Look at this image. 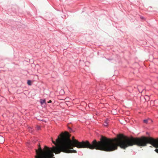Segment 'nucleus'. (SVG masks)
Masks as SVG:
<instances>
[{
  "label": "nucleus",
  "mask_w": 158,
  "mask_h": 158,
  "mask_svg": "<svg viewBox=\"0 0 158 158\" xmlns=\"http://www.w3.org/2000/svg\"><path fill=\"white\" fill-rule=\"evenodd\" d=\"M5 139L4 137L1 135H0V143H2L4 142Z\"/></svg>",
  "instance_id": "7ed1b4c3"
},
{
  "label": "nucleus",
  "mask_w": 158,
  "mask_h": 158,
  "mask_svg": "<svg viewBox=\"0 0 158 158\" xmlns=\"http://www.w3.org/2000/svg\"><path fill=\"white\" fill-rule=\"evenodd\" d=\"M109 123V120L107 119L105 121L103 125L105 126H107L108 125V124Z\"/></svg>",
  "instance_id": "20e7f679"
},
{
  "label": "nucleus",
  "mask_w": 158,
  "mask_h": 158,
  "mask_svg": "<svg viewBox=\"0 0 158 158\" xmlns=\"http://www.w3.org/2000/svg\"><path fill=\"white\" fill-rule=\"evenodd\" d=\"M37 130H39L40 129V127H37Z\"/></svg>",
  "instance_id": "0eeeda50"
},
{
  "label": "nucleus",
  "mask_w": 158,
  "mask_h": 158,
  "mask_svg": "<svg viewBox=\"0 0 158 158\" xmlns=\"http://www.w3.org/2000/svg\"><path fill=\"white\" fill-rule=\"evenodd\" d=\"M141 19H143V17H141Z\"/></svg>",
  "instance_id": "9d476101"
},
{
  "label": "nucleus",
  "mask_w": 158,
  "mask_h": 158,
  "mask_svg": "<svg viewBox=\"0 0 158 158\" xmlns=\"http://www.w3.org/2000/svg\"><path fill=\"white\" fill-rule=\"evenodd\" d=\"M27 83L29 85H31V81L30 80H28L27 81Z\"/></svg>",
  "instance_id": "423d86ee"
},
{
  "label": "nucleus",
  "mask_w": 158,
  "mask_h": 158,
  "mask_svg": "<svg viewBox=\"0 0 158 158\" xmlns=\"http://www.w3.org/2000/svg\"><path fill=\"white\" fill-rule=\"evenodd\" d=\"M51 102H52L50 100L49 102H48V103H51Z\"/></svg>",
  "instance_id": "6e6552de"
},
{
  "label": "nucleus",
  "mask_w": 158,
  "mask_h": 158,
  "mask_svg": "<svg viewBox=\"0 0 158 158\" xmlns=\"http://www.w3.org/2000/svg\"><path fill=\"white\" fill-rule=\"evenodd\" d=\"M143 122L145 123H150L152 122V120L150 119H144L143 121Z\"/></svg>",
  "instance_id": "f03ea898"
},
{
  "label": "nucleus",
  "mask_w": 158,
  "mask_h": 158,
  "mask_svg": "<svg viewBox=\"0 0 158 158\" xmlns=\"http://www.w3.org/2000/svg\"><path fill=\"white\" fill-rule=\"evenodd\" d=\"M40 103L41 105L43 104L45 102V100L44 99H41L40 101Z\"/></svg>",
  "instance_id": "39448f33"
},
{
  "label": "nucleus",
  "mask_w": 158,
  "mask_h": 158,
  "mask_svg": "<svg viewBox=\"0 0 158 158\" xmlns=\"http://www.w3.org/2000/svg\"><path fill=\"white\" fill-rule=\"evenodd\" d=\"M52 143L55 146L49 148L46 146L42 149L39 144L38 145V148L35 149V158H55L53 153L56 154L60 153L61 152L69 153H76L75 150H72L73 147H76L78 148H87L91 149H95L99 150V141L96 140L92 141V144L88 141L79 142L73 137L72 140L70 139L69 134L66 132L64 134L62 133L59 135L56 141L52 139Z\"/></svg>",
  "instance_id": "f257e3e1"
},
{
  "label": "nucleus",
  "mask_w": 158,
  "mask_h": 158,
  "mask_svg": "<svg viewBox=\"0 0 158 158\" xmlns=\"http://www.w3.org/2000/svg\"><path fill=\"white\" fill-rule=\"evenodd\" d=\"M69 129L70 130H72L71 129L70 127H69Z\"/></svg>",
  "instance_id": "1a4fd4ad"
}]
</instances>
